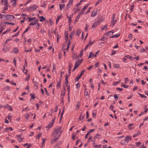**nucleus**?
Wrapping results in <instances>:
<instances>
[{"mask_svg": "<svg viewBox=\"0 0 148 148\" xmlns=\"http://www.w3.org/2000/svg\"><path fill=\"white\" fill-rule=\"evenodd\" d=\"M55 120V118H53L52 120V121L51 122V126H52L54 124V122Z\"/></svg>", "mask_w": 148, "mask_h": 148, "instance_id": "43", "label": "nucleus"}, {"mask_svg": "<svg viewBox=\"0 0 148 148\" xmlns=\"http://www.w3.org/2000/svg\"><path fill=\"white\" fill-rule=\"evenodd\" d=\"M90 5V4L89 3L86 5L82 9V11L80 12V14H81V15H82L84 13V12L86 10L87 8Z\"/></svg>", "mask_w": 148, "mask_h": 148, "instance_id": "8", "label": "nucleus"}, {"mask_svg": "<svg viewBox=\"0 0 148 148\" xmlns=\"http://www.w3.org/2000/svg\"><path fill=\"white\" fill-rule=\"evenodd\" d=\"M30 78V75H28L27 76V77L26 78V79H25V81H27Z\"/></svg>", "mask_w": 148, "mask_h": 148, "instance_id": "54", "label": "nucleus"}, {"mask_svg": "<svg viewBox=\"0 0 148 148\" xmlns=\"http://www.w3.org/2000/svg\"><path fill=\"white\" fill-rule=\"evenodd\" d=\"M42 140H43V142L42 143V145H41L42 147V146H44V145L45 144V142L46 140V139H44V138H42Z\"/></svg>", "mask_w": 148, "mask_h": 148, "instance_id": "33", "label": "nucleus"}, {"mask_svg": "<svg viewBox=\"0 0 148 148\" xmlns=\"http://www.w3.org/2000/svg\"><path fill=\"white\" fill-rule=\"evenodd\" d=\"M38 7V6L34 4L27 8L26 10L28 12H31L36 10Z\"/></svg>", "mask_w": 148, "mask_h": 148, "instance_id": "2", "label": "nucleus"}, {"mask_svg": "<svg viewBox=\"0 0 148 148\" xmlns=\"http://www.w3.org/2000/svg\"><path fill=\"white\" fill-rule=\"evenodd\" d=\"M22 16L23 18L24 19V20H27V18L25 17V16H27L26 15L24 14H22Z\"/></svg>", "mask_w": 148, "mask_h": 148, "instance_id": "31", "label": "nucleus"}, {"mask_svg": "<svg viewBox=\"0 0 148 148\" xmlns=\"http://www.w3.org/2000/svg\"><path fill=\"white\" fill-rule=\"evenodd\" d=\"M51 122L49 123V125L47 126V127L48 128H50L52 126H51Z\"/></svg>", "mask_w": 148, "mask_h": 148, "instance_id": "48", "label": "nucleus"}, {"mask_svg": "<svg viewBox=\"0 0 148 148\" xmlns=\"http://www.w3.org/2000/svg\"><path fill=\"white\" fill-rule=\"evenodd\" d=\"M93 116L94 117L95 116H96V110H94L93 111Z\"/></svg>", "mask_w": 148, "mask_h": 148, "instance_id": "46", "label": "nucleus"}, {"mask_svg": "<svg viewBox=\"0 0 148 148\" xmlns=\"http://www.w3.org/2000/svg\"><path fill=\"white\" fill-rule=\"evenodd\" d=\"M47 5V3L45 1H44L42 3V4L41 5V7H42L45 8Z\"/></svg>", "mask_w": 148, "mask_h": 148, "instance_id": "30", "label": "nucleus"}, {"mask_svg": "<svg viewBox=\"0 0 148 148\" xmlns=\"http://www.w3.org/2000/svg\"><path fill=\"white\" fill-rule=\"evenodd\" d=\"M60 85H61V83H60V82H57V87H60Z\"/></svg>", "mask_w": 148, "mask_h": 148, "instance_id": "58", "label": "nucleus"}, {"mask_svg": "<svg viewBox=\"0 0 148 148\" xmlns=\"http://www.w3.org/2000/svg\"><path fill=\"white\" fill-rule=\"evenodd\" d=\"M35 18V17H34L32 18H30L29 17L27 18V19H28V22H29L32 21L33 20H34V19Z\"/></svg>", "mask_w": 148, "mask_h": 148, "instance_id": "32", "label": "nucleus"}, {"mask_svg": "<svg viewBox=\"0 0 148 148\" xmlns=\"http://www.w3.org/2000/svg\"><path fill=\"white\" fill-rule=\"evenodd\" d=\"M138 94L139 95V96L141 97H144L145 98H146L147 97L146 96L143 95L141 94L138 93Z\"/></svg>", "mask_w": 148, "mask_h": 148, "instance_id": "44", "label": "nucleus"}, {"mask_svg": "<svg viewBox=\"0 0 148 148\" xmlns=\"http://www.w3.org/2000/svg\"><path fill=\"white\" fill-rule=\"evenodd\" d=\"M19 32H18V33H15L14 35L12 36V37H16L19 34Z\"/></svg>", "mask_w": 148, "mask_h": 148, "instance_id": "51", "label": "nucleus"}, {"mask_svg": "<svg viewBox=\"0 0 148 148\" xmlns=\"http://www.w3.org/2000/svg\"><path fill=\"white\" fill-rule=\"evenodd\" d=\"M74 32H72L70 34V36H69V37H70L71 38H72V37L73 36L74 34Z\"/></svg>", "mask_w": 148, "mask_h": 148, "instance_id": "42", "label": "nucleus"}, {"mask_svg": "<svg viewBox=\"0 0 148 148\" xmlns=\"http://www.w3.org/2000/svg\"><path fill=\"white\" fill-rule=\"evenodd\" d=\"M134 7V4H132L131 5L130 8V10L131 11V12H132L133 11Z\"/></svg>", "mask_w": 148, "mask_h": 148, "instance_id": "40", "label": "nucleus"}, {"mask_svg": "<svg viewBox=\"0 0 148 148\" xmlns=\"http://www.w3.org/2000/svg\"><path fill=\"white\" fill-rule=\"evenodd\" d=\"M9 130L10 131H13V129L12 127H6L4 129L3 132H5L8 131Z\"/></svg>", "mask_w": 148, "mask_h": 148, "instance_id": "14", "label": "nucleus"}, {"mask_svg": "<svg viewBox=\"0 0 148 148\" xmlns=\"http://www.w3.org/2000/svg\"><path fill=\"white\" fill-rule=\"evenodd\" d=\"M90 86L92 89L93 90L94 89V86L93 84L92 83H91Z\"/></svg>", "mask_w": 148, "mask_h": 148, "instance_id": "56", "label": "nucleus"}, {"mask_svg": "<svg viewBox=\"0 0 148 148\" xmlns=\"http://www.w3.org/2000/svg\"><path fill=\"white\" fill-rule=\"evenodd\" d=\"M60 18V16H58L57 17V19L56 20V23H57L58 21Z\"/></svg>", "mask_w": 148, "mask_h": 148, "instance_id": "37", "label": "nucleus"}, {"mask_svg": "<svg viewBox=\"0 0 148 148\" xmlns=\"http://www.w3.org/2000/svg\"><path fill=\"white\" fill-rule=\"evenodd\" d=\"M29 27H27V29L24 31V33H26L29 30Z\"/></svg>", "mask_w": 148, "mask_h": 148, "instance_id": "62", "label": "nucleus"}, {"mask_svg": "<svg viewBox=\"0 0 148 148\" xmlns=\"http://www.w3.org/2000/svg\"><path fill=\"white\" fill-rule=\"evenodd\" d=\"M85 117V115L84 114L83 115H82V114H81L80 116L79 117L78 119L79 121H81L82 119H84Z\"/></svg>", "mask_w": 148, "mask_h": 148, "instance_id": "20", "label": "nucleus"}, {"mask_svg": "<svg viewBox=\"0 0 148 148\" xmlns=\"http://www.w3.org/2000/svg\"><path fill=\"white\" fill-rule=\"evenodd\" d=\"M9 50V48L7 46L5 45L2 49V51L6 52L8 51Z\"/></svg>", "mask_w": 148, "mask_h": 148, "instance_id": "12", "label": "nucleus"}, {"mask_svg": "<svg viewBox=\"0 0 148 148\" xmlns=\"http://www.w3.org/2000/svg\"><path fill=\"white\" fill-rule=\"evenodd\" d=\"M79 65H75L74 67V69L73 70V71H74L78 67Z\"/></svg>", "mask_w": 148, "mask_h": 148, "instance_id": "50", "label": "nucleus"}, {"mask_svg": "<svg viewBox=\"0 0 148 148\" xmlns=\"http://www.w3.org/2000/svg\"><path fill=\"white\" fill-rule=\"evenodd\" d=\"M34 50L36 52H40V49H36V48H35Z\"/></svg>", "mask_w": 148, "mask_h": 148, "instance_id": "64", "label": "nucleus"}, {"mask_svg": "<svg viewBox=\"0 0 148 148\" xmlns=\"http://www.w3.org/2000/svg\"><path fill=\"white\" fill-rule=\"evenodd\" d=\"M101 145H96L95 146V148H98L101 147Z\"/></svg>", "mask_w": 148, "mask_h": 148, "instance_id": "52", "label": "nucleus"}, {"mask_svg": "<svg viewBox=\"0 0 148 148\" xmlns=\"http://www.w3.org/2000/svg\"><path fill=\"white\" fill-rule=\"evenodd\" d=\"M139 134H140V132H138L137 134H134L133 135V137H136Z\"/></svg>", "mask_w": 148, "mask_h": 148, "instance_id": "49", "label": "nucleus"}, {"mask_svg": "<svg viewBox=\"0 0 148 148\" xmlns=\"http://www.w3.org/2000/svg\"><path fill=\"white\" fill-rule=\"evenodd\" d=\"M41 136H42V134H38L36 136V137H37L38 138H40L41 137Z\"/></svg>", "mask_w": 148, "mask_h": 148, "instance_id": "60", "label": "nucleus"}, {"mask_svg": "<svg viewBox=\"0 0 148 148\" xmlns=\"http://www.w3.org/2000/svg\"><path fill=\"white\" fill-rule=\"evenodd\" d=\"M92 57H94V54H93L92 52H90L89 53L88 58H91Z\"/></svg>", "mask_w": 148, "mask_h": 148, "instance_id": "26", "label": "nucleus"}, {"mask_svg": "<svg viewBox=\"0 0 148 148\" xmlns=\"http://www.w3.org/2000/svg\"><path fill=\"white\" fill-rule=\"evenodd\" d=\"M38 20L36 19H34V20H33L29 23V25H35L36 26H40V25L38 23L37 21Z\"/></svg>", "mask_w": 148, "mask_h": 148, "instance_id": "3", "label": "nucleus"}, {"mask_svg": "<svg viewBox=\"0 0 148 148\" xmlns=\"http://www.w3.org/2000/svg\"><path fill=\"white\" fill-rule=\"evenodd\" d=\"M125 140L127 141V142L129 141L131 139V137L129 136H127L125 138Z\"/></svg>", "mask_w": 148, "mask_h": 148, "instance_id": "24", "label": "nucleus"}, {"mask_svg": "<svg viewBox=\"0 0 148 148\" xmlns=\"http://www.w3.org/2000/svg\"><path fill=\"white\" fill-rule=\"evenodd\" d=\"M4 14H0V18H4Z\"/></svg>", "mask_w": 148, "mask_h": 148, "instance_id": "63", "label": "nucleus"}, {"mask_svg": "<svg viewBox=\"0 0 148 148\" xmlns=\"http://www.w3.org/2000/svg\"><path fill=\"white\" fill-rule=\"evenodd\" d=\"M116 22L117 19H115V14H114L113 15L112 18L111 24H112V26H114V25L115 23H116Z\"/></svg>", "mask_w": 148, "mask_h": 148, "instance_id": "7", "label": "nucleus"}, {"mask_svg": "<svg viewBox=\"0 0 148 148\" xmlns=\"http://www.w3.org/2000/svg\"><path fill=\"white\" fill-rule=\"evenodd\" d=\"M125 57L127 58L130 60H133V58L131 57V56L128 55H127L125 56Z\"/></svg>", "mask_w": 148, "mask_h": 148, "instance_id": "29", "label": "nucleus"}, {"mask_svg": "<svg viewBox=\"0 0 148 148\" xmlns=\"http://www.w3.org/2000/svg\"><path fill=\"white\" fill-rule=\"evenodd\" d=\"M31 0H28L26 2V3H25V5H26L28 3L31 2Z\"/></svg>", "mask_w": 148, "mask_h": 148, "instance_id": "59", "label": "nucleus"}, {"mask_svg": "<svg viewBox=\"0 0 148 148\" xmlns=\"http://www.w3.org/2000/svg\"><path fill=\"white\" fill-rule=\"evenodd\" d=\"M71 66H69V74H71Z\"/></svg>", "mask_w": 148, "mask_h": 148, "instance_id": "61", "label": "nucleus"}, {"mask_svg": "<svg viewBox=\"0 0 148 148\" xmlns=\"http://www.w3.org/2000/svg\"><path fill=\"white\" fill-rule=\"evenodd\" d=\"M73 2V0H70V1L68 3L66 7V8L68 10L69 8L70 7L72 3Z\"/></svg>", "mask_w": 148, "mask_h": 148, "instance_id": "11", "label": "nucleus"}, {"mask_svg": "<svg viewBox=\"0 0 148 148\" xmlns=\"http://www.w3.org/2000/svg\"><path fill=\"white\" fill-rule=\"evenodd\" d=\"M80 84L79 83H78L76 84V87L77 89L79 88H80Z\"/></svg>", "mask_w": 148, "mask_h": 148, "instance_id": "39", "label": "nucleus"}, {"mask_svg": "<svg viewBox=\"0 0 148 148\" xmlns=\"http://www.w3.org/2000/svg\"><path fill=\"white\" fill-rule=\"evenodd\" d=\"M4 18L6 19L9 20H12L14 18V16L9 15V14H4Z\"/></svg>", "mask_w": 148, "mask_h": 148, "instance_id": "4", "label": "nucleus"}, {"mask_svg": "<svg viewBox=\"0 0 148 148\" xmlns=\"http://www.w3.org/2000/svg\"><path fill=\"white\" fill-rule=\"evenodd\" d=\"M83 60L82 59L81 60H77L75 62V65H80L81 64Z\"/></svg>", "mask_w": 148, "mask_h": 148, "instance_id": "10", "label": "nucleus"}, {"mask_svg": "<svg viewBox=\"0 0 148 148\" xmlns=\"http://www.w3.org/2000/svg\"><path fill=\"white\" fill-rule=\"evenodd\" d=\"M90 93V92L89 90L85 88L84 95L86 99H88L89 98Z\"/></svg>", "mask_w": 148, "mask_h": 148, "instance_id": "5", "label": "nucleus"}, {"mask_svg": "<svg viewBox=\"0 0 148 148\" xmlns=\"http://www.w3.org/2000/svg\"><path fill=\"white\" fill-rule=\"evenodd\" d=\"M81 15H82L81 14H80V12L79 14H78L76 18L75 21L76 22H77L79 20V19Z\"/></svg>", "mask_w": 148, "mask_h": 148, "instance_id": "19", "label": "nucleus"}, {"mask_svg": "<svg viewBox=\"0 0 148 148\" xmlns=\"http://www.w3.org/2000/svg\"><path fill=\"white\" fill-rule=\"evenodd\" d=\"M119 36V35L115 34V35H114L110 37V38H114V37L117 38Z\"/></svg>", "mask_w": 148, "mask_h": 148, "instance_id": "34", "label": "nucleus"}, {"mask_svg": "<svg viewBox=\"0 0 148 148\" xmlns=\"http://www.w3.org/2000/svg\"><path fill=\"white\" fill-rule=\"evenodd\" d=\"M10 89V87L9 86H7L6 87L4 88L3 89L5 90H4L5 91L9 90Z\"/></svg>", "mask_w": 148, "mask_h": 148, "instance_id": "38", "label": "nucleus"}, {"mask_svg": "<svg viewBox=\"0 0 148 148\" xmlns=\"http://www.w3.org/2000/svg\"><path fill=\"white\" fill-rule=\"evenodd\" d=\"M65 86H64V90L65 92V91L66 88L67 87V90L68 92V95H69L70 91V86L68 84H67L66 85V83H65Z\"/></svg>", "mask_w": 148, "mask_h": 148, "instance_id": "6", "label": "nucleus"}, {"mask_svg": "<svg viewBox=\"0 0 148 148\" xmlns=\"http://www.w3.org/2000/svg\"><path fill=\"white\" fill-rule=\"evenodd\" d=\"M75 135L74 134H72V139H73V140H75Z\"/></svg>", "mask_w": 148, "mask_h": 148, "instance_id": "53", "label": "nucleus"}, {"mask_svg": "<svg viewBox=\"0 0 148 148\" xmlns=\"http://www.w3.org/2000/svg\"><path fill=\"white\" fill-rule=\"evenodd\" d=\"M121 143L123 145H126L127 144V141L125 140H122L121 141Z\"/></svg>", "mask_w": 148, "mask_h": 148, "instance_id": "21", "label": "nucleus"}, {"mask_svg": "<svg viewBox=\"0 0 148 148\" xmlns=\"http://www.w3.org/2000/svg\"><path fill=\"white\" fill-rule=\"evenodd\" d=\"M29 114H27L25 116V118L27 119L28 120L29 119Z\"/></svg>", "mask_w": 148, "mask_h": 148, "instance_id": "47", "label": "nucleus"}, {"mask_svg": "<svg viewBox=\"0 0 148 148\" xmlns=\"http://www.w3.org/2000/svg\"><path fill=\"white\" fill-rule=\"evenodd\" d=\"M8 0H1V3H4V5H7L8 4Z\"/></svg>", "mask_w": 148, "mask_h": 148, "instance_id": "22", "label": "nucleus"}, {"mask_svg": "<svg viewBox=\"0 0 148 148\" xmlns=\"http://www.w3.org/2000/svg\"><path fill=\"white\" fill-rule=\"evenodd\" d=\"M99 24V23L98 22H96L94 23L92 26V28H94L95 27L97 26Z\"/></svg>", "mask_w": 148, "mask_h": 148, "instance_id": "17", "label": "nucleus"}, {"mask_svg": "<svg viewBox=\"0 0 148 148\" xmlns=\"http://www.w3.org/2000/svg\"><path fill=\"white\" fill-rule=\"evenodd\" d=\"M62 131V128L61 127H56L55 129V132L53 134L54 137H60Z\"/></svg>", "mask_w": 148, "mask_h": 148, "instance_id": "1", "label": "nucleus"}, {"mask_svg": "<svg viewBox=\"0 0 148 148\" xmlns=\"http://www.w3.org/2000/svg\"><path fill=\"white\" fill-rule=\"evenodd\" d=\"M18 51V48L16 47H15L13 48L12 50V52L14 53H17Z\"/></svg>", "mask_w": 148, "mask_h": 148, "instance_id": "16", "label": "nucleus"}, {"mask_svg": "<svg viewBox=\"0 0 148 148\" xmlns=\"http://www.w3.org/2000/svg\"><path fill=\"white\" fill-rule=\"evenodd\" d=\"M102 0H98L97 2L96 3V4H95V5H98L99 3L102 1Z\"/></svg>", "mask_w": 148, "mask_h": 148, "instance_id": "57", "label": "nucleus"}, {"mask_svg": "<svg viewBox=\"0 0 148 148\" xmlns=\"http://www.w3.org/2000/svg\"><path fill=\"white\" fill-rule=\"evenodd\" d=\"M69 77V76L66 74V77H65V79L66 82H65V83H66V85L67 84H68V78Z\"/></svg>", "mask_w": 148, "mask_h": 148, "instance_id": "23", "label": "nucleus"}, {"mask_svg": "<svg viewBox=\"0 0 148 148\" xmlns=\"http://www.w3.org/2000/svg\"><path fill=\"white\" fill-rule=\"evenodd\" d=\"M55 137V138L54 139L52 140V143L53 142V141H56L58 139L59 137Z\"/></svg>", "mask_w": 148, "mask_h": 148, "instance_id": "41", "label": "nucleus"}, {"mask_svg": "<svg viewBox=\"0 0 148 148\" xmlns=\"http://www.w3.org/2000/svg\"><path fill=\"white\" fill-rule=\"evenodd\" d=\"M81 76L79 75H78L77 77L75 79V82H77L78 81L79 79L80 78Z\"/></svg>", "mask_w": 148, "mask_h": 148, "instance_id": "28", "label": "nucleus"}, {"mask_svg": "<svg viewBox=\"0 0 148 148\" xmlns=\"http://www.w3.org/2000/svg\"><path fill=\"white\" fill-rule=\"evenodd\" d=\"M121 80H119V81L118 82H114L113 84V85L114 86H116L117 84L120 82Z\"/></svg>", "mask_w": 148, "mask_h": 148, "instance_id": "35", "label": "nucleus"}, {"mask_svg": "<svg viewBox=\"0 0 148 148\" xmlns=\"http://www.w3.org/2000/svg\"><path fill=\"white\" fill-rule=\"evenodd\" d=\"M40 21L41 22H42L45 20L46 19L43 16H41L40 17Z\"/></svg>", "mask_w": 148, "mask_h": 148, "instance_id": "27", "label": "nucleus"}, {"mask_svg": "<svg viewBox=\"0 0 148 148\" xmlns=\"http://www.w3.org/2000/svg\"><path fill=\"white\" fill-rule=\"evenodd\" d=\"M16 138L18 139V141L20 142L22 141L23 140V138H21V135H17L16 136Z\"/></svg>", "mask_w": 148, "mask_h": 148, "instance_id": "15", "label": "nucleus"}, {"mask_svg": "<svg viewBox=\"0 0 148 148\" xmlns=\"http://www.w3.org/2000/svg\"><path fill=\"white\" fill-rule=\"evenodd\" d=\"M97 14V12L95 11H93L91 14V16L93 17Z\"/></svg>", "mask_w": 148, "mask_h": 148, "instance_id": "25", "label": "nucleus"}, {"mask_svg": "<svg viewBox=\"0 0 148 148\" xmlns=\"http://www.w3.org/2000/svg\"><path fill=\"white\" fill-rule=\"evenodd\" d=\"M100 135L97 134L95 136V138H99V137H100Z\"/></svg>", "mask_w": 148, "mask_h": 148, "instance_id": "45", "label": "nucleus"}, {"mask_svg": "<svg viewBox=\"0 0 148 148\" xmlns=\"http://www.w3.org/2000/svg\"><path fill=\"white\" fill-rule=\"evenodd\" d=\"M81 32V31L80 29H78L77 32V35L79 36L80 35Z\"/></svg>", "mask_w": 148, "mask_h": 148, "instance_id": "36", "label": "nucleus"}, {"mask_svg": "<svg viewBox=\"0 0 148 148\" xmlns=\"http://www.w3.org/2000/svg\"><path fill=\"white\" fill-rule=\"evenodd\" d=\"M125 83L127 84V82L129 81V80L127 78H125Z\"/></svg>", "mask_w": 148, "mask_h": 148, "instance_id": "55", "label": "nucleus"}, {"mask_svg": "<svg viewBox=\"0 0 148 148\" xmlns=\"http://www.w3.org/2000/svg\"><path fill=\"white\" fill-rule=\"evenodd\" d=\"M17 0H11L10 3H12V6L15 7L16 5Z\"/></svg>", "mask_w": 148, "mask_h": 148, "instance_id": "9", "label": "nucleus"}, {"mask_svg": "<svg viewBox=\"0 0 148 148\" xmlns=\"http://www.w3.org/2000/svg\"><path fill=\"white\" fill-rule=\"evenodd\" d=\"M114 33V32H113V30L110 31L108 32L107 33H106L105 34V35L106 36H110V35Z\"/></svg>", "mask_w": 148, "mask_h": 148, "instance_id": "13", "label": "nucleus"}, {"mask_svg": "<svg viewBox=\"0 0 148 148\" xmlns=\"http://www.w3.org/2000/svg\"><path fill=\"white\" fill-rule=\"evenodd\" d=\"M65 6V4H59V6L60 7V10H62L64 8V7Z\"/></svg>", "mask_w": 148, "mask_h": 148, "instance_id": "18", "label": "nucleus"}]
</instances>
